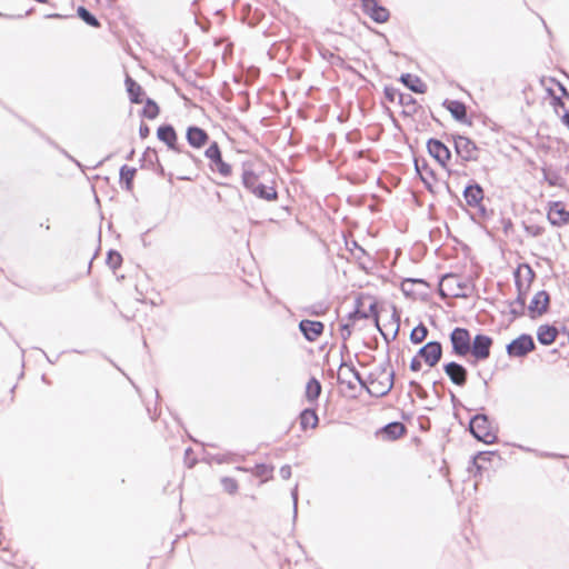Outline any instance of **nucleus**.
<instances>
[{"instance_id": "obj_25", "label": "nucleus", "mask_w": 569, "mask_h": 569, "mask_svg": "<svg viewBox=\"0 0 569 569\" xmlns=\"http://www.w3.org/2000/svg\"><path fill=\"white\" fill-rule=\"evenodd\" d=\"M321 393V385L316 378H311L306 386V398L309 402H313Z\"/></svg>"}, {"instance_id": "obj_8", "label": "nucleus", "mask_w": 569, "mask_h": 569, "mask_svg": "<svg viewBox=\"0 0 569 569\" xmlns=\"http://www.w3.org/2000/svg\"><path fill=\"white\" fill-rule=\"evenodd\" d=\"M455 148L458 156L465 161H475L478 159V148L473 141L463 136L455 139Z\"/></svg>"}, {"instance_id": "obj_38", "label": "nucleus", "mask_w": 569, "mask_h": 569, "mask_svg": "<svg viewBox=\"0 0 569 569\" xmlns=\"http://www.w3.org/2000/svg\"><path fill=\"white\" fill-rule=\"evenodd\" d=\"M122 258L120 253L110 251L107 258V263L112 268L116 269L121 264Z\"/></svg>"}, {"instance_id": "obj_49", "label": "nucleus", "mask_w": 569, "mask_h": 569, "mask_svg": "<svg viewBox=\"0 0 569 569\" xmlns=\"http://www.w3.org/2000/svg\"><path fill=\"white\" fill-rule=\"evenodd\" d=\"M238 470L246 471V468L238 467Z\"/></svg>"}, {"instance_id": "obj_39", "label": "nucleus", "mask_w": 569, "mask_h": 569, "mask_svg": "<svg viewBox=\"0 0 569 569\" xmlns=\"http://www.w3.org/2000/svg\"><path fill=\"white\" fill-rule=\"evenodd\" d=\"M280 476L282 479L287 480L291 477V468L290 466L286 465L280 468Z\"/></svg>"}, {"instance_id": "obj_44", "label": "nucleus", "mask_w": 569, "mask_h": 569, "mask_svg": "<svg viewBox=\"0 0 569 569\" xmlns=\"http://www.w3.org/2000/svg\"><path fill=\"white\" fill-rule=\"evenodd\" d=\"M148 133H149V129H148V127H147L146 124H141V126H140V136H141L142 138H144V137H147V136H148Z\"/></svg>"}, {"instance_id": "obj_4", "label": "nucleus", "mask_w": 569, "mask_h": 569, "mask_svg": "<svg viewBox=\"0 0 569 569\" xmlns=\"http://www.w3.org/2000/svg\"><path fill=\"white\" fill-rule=\"evenodd\" d=\"M440 295L443 297H466V286L462 284L459 277L447 274L442 277L439 284Z\"/></svg>"}, {"instance_id": "obj_18", "label": "nucleus", "mask_w": 569, "mask_h": 569, "mask_svg": "<svg viewBox=\"0 0 569 569\" xmlns=\"http://www.w3.org/2000/svg\"><path fill=\"white\" fill-rule=\"evenodd\" d=\"M157 134L170 149H176L177 134L171 126L160 127Z\"/></svg>"}, {"instance_id": "obj_30", "label": "nucleus", "mask_w": 569, "mask_h": 569, "mask_svg": "<svg viewBox=\"0 0 569 569\" xmlns=\"http://www.w3.org/2000/svg\"><path fill=\"white\" fill-rule=\"evenodd\" d=\"M272 471H273L272 467H269L267 465H258L254 468L253 473L257 477L262 478V482H264L272 477Z\"/></svg>"}, {"instance_id": "obj_31", "label": "nucleus", "mask_w": 569, "mask_h": 569, "mask_svg": "<svg viewBox=\"0 0 569 569\" xmlns=\"http://www.w3.org/2000/svg\"><path fill=\"white\" fill-rule=\"evenodd\" d=\"M158 114H159L158 104L154 101L148 99L147 103L143 108V116L148 119H154Z\"/></svg>"}, {"instance_id": "obj_27", "label": "nucleus", "mask_w": 569, "mask_h": 569, "mask_svg": "<svg viewBox=\"0 0 569 569\" xmlns=\"http://www.w3.org/2000/svg\"><path fill=\"white\" fill-rule=\"evenodd\" d=\"M257 192H253L259 198L266 199V200H273L277 198V192L272 187H266L263 184L257 186Z\"/></svg>"}, {"instance_id": "obj_37", "label": "nucleus", "mask_w": 569, "mask_h": 569, "mask_svg": "<svg viewBox=\"0 0 569 569\" xmlns=\"http://www.w3.org/2000/svg\"><path fill=\"white\" fill-rule=\"evenodd\" d=\"M206 157L210 159L211 163L221 158L220 149L217 142H213L209 146V148L206 150Z\"/></svg>"}, {"instance_id": "obj_9", "label": "nucleus", "mask_w": 569, "mask_h": 569, "mask_svg": "<svg viewBox=\"0 0 569 569\" xmlns=\"http://www.w3.org/2000/svg\"><path fill=\"white\" fill-rule=\"evenodd\" d=\"M548 220L553 226H565L569 223V211L565 209V206L561 202H552L549 206Z\"/></svg>"}, {"instance_id": "obj_29", "label": "nucleus", "mask_w": 569, "mask_h": 569, "mask_svg": "<svg viewBox=\"0 0 569 569\" xmlns=\"http://www.w3.org/2000/svg\"><path fill=\"white\" fill-rule=\"evenodd\" d=\"M134 174H136V169L130 168L128 166H123L120 170V178L122 181L126 182L128 190L131 188V182L134 178Z\"/></svg>"}, {"instance_id": "obj_1", "label": "nucleus", "mask_w": 569, "mask_h": 569, "mask_svg": "<svg viewBox=\"0 0 569 569\" xmlns=\"http://www.w3.org/2000/svg\"><path fill=\"white\" fill-rule=\"evenodd\" d=\"M393 386V372L386 368L375 369L368 377L367 391L375 397L387 395Z\"/></svg>"}, {"instance_id": "obj_47", "label": "nucleus", "mask_w": 569, "mask_h": 569, "mask_svg": "<svg viewBox=\"0 0 569 569\" xmlns=\"http://www.w3.org/2000/svg\"><path fill=\"white\" fill-rule=\"evenodd\" d=\"M238 470L246 471V468L238 467Z\"/></svg>"}, {"instance_id": "obj_20", "label": "nucleus", "mask_w": 569, "mask_h": 569, "mask_svg": "<svg viewBox=\"0 0 569 569\" xmlns=\"http://www.w3.org/2000/svg\"><path fill=\"white\" fill-rule=\"evenodd\" d=\"M406 431L401 422H391L381 429V435L387 439L395 440L400 438Z\"/></svg>"}, {"instance_id": "obj_16", "label": "nucleus", "mask_w": 569, "mask_h": 569, "mask_svg": "<svg viewBox=\"0 0 569 569\" xmlns=\"http://www.w3.org/2000/svg\"><path fill=\"white\" fill-rule=\"evenodd\" d=\"M208 139L207 132L198 127H190L187 131V140L192 147L201 148Z\"/></svg>"}, {"instance_id": "obj_33", "label": "nucleus", "mask_w": 569, "mask_h": 569, "mask_svg": "<svg viewBox=\"0 0 569 569\" xmlns=\"http://www.w3.org/2000/svg\"><path fill=\"white\" fill-rule=\"evenodd\" d=\"M242 180L246 188L250 189L252 192H257L256 188L259 183L257 177L252 172L246 171L243 173Z\"/></svg>"}, {"instance_id": "obj_26", "label": "nucleus", "mask_w": 569, "mask_h": 569, "mask_svg": "<svg viewBox=\"0 0 569 569\" xmlns=\"http://www.w3.org/2000/svg\"><path fill=\"white\" fill-rule=\"evenodd\" d=\"M300 423L303 429L311 427L315 428L318 425V416L315 410L306 409L300 415Z\"/></svg>"}, {"instance_id": "obj_12", "label": "nucleus", "mask_w": 569, "mask_h": 569, "mask_svg": "<svg viewBox=\"0 0 569 569\" xmlns=\"http://www.w3.org/2000/svg\"><path fill=\"white\" fill-rule=\"evenodd\" d=\"M362 9L376 22L382 23L389 18V11L385 7L379 6L376 0H366Z\"/></svg>"}, {"instance_id": "obj_50", "label": "nucleus", "mask_w": 569, "mask_h": 569, "mask_svg": "<svg viewBox=\"0 0 569 569\" xmlns=\"http://www.w3.org/2000/svg\"><path fill=\"white\" fill-rule=\"evenodd\" d=\"M361 1H362V8H363V7H365V4H366V0H361Z\"/></svg>"}, {"instance_id": "obj_32", "label": "nucleus", "mask_w": 569, "mask_h": 569, "mask_svg": "<svg viewBox=\"0 0 569 569\" xmlns=\"http://www.w3.org/2000/svg\"><path fill=\"white\" fill-rule=\"evenodd\" d=\"M211 168L217 170L221 176L228 177L231 173V167L226 163L222 158L211 163Z\"/></svg>"}, {"instance_id": "obj_34", "label": "nucleus", "mask_w": 569, "mask_h": 569, "mask_svg": "<svg viewBox=\"0 0 569 569\" xmlns=\"http://www.w3.org/2000/svg\"><path fill=\"white\" fill-rule=\"evenodd\" d=\"M78 14L89 26H92V27L99 26L98 20L86 8L79 7Z\"/></svg>"}, {"instance_id": "obj_13", "label": "nucleus", "mask_w": 569, "mask_h": 569, "mask_svg": "<svg viewBox=\"0 0 569 569\" xmlns=\"http://www.w3.org/2000/svg\"><path fill=\"white\" fill-rule=\"evenodd\" d=\"M428 151L441 166H445L450 159L449 149L439 140H429Z\"/></svg>"}, {"instance_id": "obj_36", "label": "nucleus", "mask_w": 569, "mask_h": 569, "mask_svg": "<svg viewBox=\"0 0 569 569\" xmlns=\"http://www.w3.org/2000/svg\"><path fill=\"white\" fill-rule=\"evenodd\" d=\"M222 488L226 492L230 495H234L238 491V482L230 477H224L221 479Z\"/></svg>"}, {"instance_id": "obj_23", "label": "nucleus", "mask_w": 569, "mask_h": 569, "mask_svg": "<svg viewBox=\"0 0 569 569\" xmlns=\"http://www.w3.org/2000/svg\"><path fill=\"white\" fill-rule=\"evenodd\" d=\"M445 106L455 119L460 121L465 120L467 111L463 103L456 100H447L445 101Z\"/></svg>"}, {"instance_id": "obj_3", "label": "nucleus", "mask_w": 569, "mask_h": 569, "mask_svg": "<svg viewBox=\"0 0 569 569\" xmlns=\"http://www.w3.org/2000/svg\"><path fill=\"white\" fill-rule=\"evenodd\" d=\"M470 431L478 440L485 443H493L497 439V436L485 415H477L472 418L470 421Z\"/></svg>"}, {"instance_id": "obj_40", "label": "nucleus", "mask_w": 569, "mask_h": 569, "mask_svg": "<svg viewBox=\"0 0 569 569\" xmlns=\"http://www.w3.org/2000/svg\"><path fill=\"white\" fill-rule=\"evenodd\" d=\"M355 381H358L361 387L367 389V387H368V379L363 380L361 378L360 373L357 370H356V377H353V382Z\"/></svg>"}, {"instance_id": "obj_28", "label": "nucleus", "mask_w": 569, "mask_h": 569, "mask_svg": "<svg viewBox=\"0 0 569 569\" xmlns=\"http://www.w3.org/2000/svg\"><path fill=\"white\" fill-rule=\"evenodd\" d=\"M428 335V330L423 325H419L411 331L410 339L413 343L422 342Z\"/></svg>"}, {"instance_id": "obj_11", "label": "nucleus", "mask_w": 569, "mask_h": 569, "mask_svg": "<svg viewBox=\"0 0 569 569\" xmlns=\"http://www.w3.org/2000/svg\"><path fill=\"white\" fill-rule=\"evenodd\" d=\"M299 329L308 341H316L322 335L325 326L320 321L301 320Z\"/></svg>"}, {"instance_id": "obj_24", "label": "nucleus", "mask_w": 569, "mask_h": 569, "mask_svg": "<svg viewBox=\"0 0 569 569\" xmlns=\"http://www.w3.org/2000/svg\"><path fill=\"white\" fill-rule=\"evenodd\" d=\"M557 330L553 327L541 326L538 330V340L542 345H551L557 338Z\"/></svg>"}, {"instance_id": "obj_7", "label": "nucleus", "mask_w": 569, "mask_h": 569, "mask_svg": "<svg viewBox=\"0 0 569 569\" xmlns=\"http://www.w3.org/2000/svg\"><path fill=\"white\" fill-rule=\"evenodd\" d=\"M535 349V342L528 335H521L507 346V352L510 357L521 358Z\"/></svg>"}, {"instance_id": "obj_17", "label": "nucleus", "mask_w": 569, "mask_h": 569, "mask_svg": "<svg viewBox=\"0 0 569 569\" xmlns=\"http://www.w3.org/2000/svg\"><path fill=\"white\" fill-rule=\"evenodd\" d=\"M353 377H356V369L348 363H341L338 370V381L347 385L349 389H355Z\"/></svg>"}, {"instance_id": "obj_15", "label": "nucleus", "mask_w": 569, "mask_h": 569, "mask_svg": "<svg viewBox=\"0 0 569 569\" xmlns=\"http://www.w3.org/2000/svg\"><path fill=\"white\" fill-rule=\"evenodd\" d=\"M548 305L549 295L546 291H539L533 296L529 306V310L532 313V316H540L547 311Z\"/></svg>"}, {"instance_id": "obj_41", "label": "nucleus", "mask_w": 569, "mask_h": 569, "mask_svg": "<svg viewBox=\"0 0 569 569\" xmlns=\"http://www.w3.org/2000/svg\"><path fill=\"white\" fill-rule=\"evenodd\" d=\"M421 368V361L416 357L411 360L410 369L412 371H418Z\"/></svg>"}, {"instance_id": "obj_5", "label": "nucleus", "mask_w": 569, "mask_h": 569, "mask_svg": "<svg viewBox=\"0 0 569 569\" xmlns=\"http://www.w3.org/2000/svg\"><path fill=\"white\" fill-rule=\"evenodd\" d=\"M452 351L459 357H465L470 351L471 337L467 329L456 328L450 335Z\"/></svg>"}, {"instance_id": "obj_14", "label": "nucleus", "mask_w": 569, "mask_h": 569, "mask_svg": "<svg viewBox=\"0 0 569 569\" xmlns=\"http://www.w3.org/2000/svg\"><path fill=\"white\" fill-rule=\"evenodd\" d=\"M445 372L450 378V380L458 385L463 386L467 380V370L457 362H449L445 366Z\"/></svg>"}, {"instance_id": "obj_35", "label": "nucleus", "mask_w": 569, "mask_h": 569, "mask_svg": "<svg viewBox=\"0 0 569 569\" xmlns=\"http://www.w3.org/2000/svg\"><path fill=\"white\" fill-rule=\"evenodd\" d=\"M417 284H423V281L421 280H415V279H407L401 283V290L406 296H412L415 295L413 287Z\"/></svg>"}, {"instance_id": "obj_43", "label": "nucleus", "mask_w": 569, "mask_h": 569, "mask_svg": "<svg viewBox=\"0 0 569 569\" xmlns=\"http://www.w3.org/2000/svg\"><path fill=\"white\" fill-rule=\"evenodd\" d=\"M519 311V305L517 303V300L515 302L511 303V312L513 315H521L523 312V310L521 312H518Z\"/></svg>"}, {"instance_id": "obj_21", "label": "nucleus", "mask_w": 569, "mask_h": 569, "mask_svg": "<svg viewBox=\"0 0 569 569\" xmlns=\"http://www.w3.org/2000/svg\"><path fill=\"white\" fill-rule=\"evenodd\" d=\"M483 198V191L479 186H469L465 190V199L469 206H478Z\"/></svg>"}, {"instance_id": "obj_46", "label": "nucleus", "mask_w": 569, "mask_h": 569, "mask_svg": "<svg viewBox=\"0 0 569 569\" xmlns=\"http://www.w3.org/2000/svg\"><path fill=\"white\" fill-rule=\"evenodd\" d=\"M563 121H565V123H566V124L568 126V128H569V114H568V113H566V114L563 116Z\"/></svg>"}, {"instance_id": "obj_22", "label": "nucleus", "mask_w": 569, "mask_h": 569, "mask_svg": "<svg viewBox=\"0 0 569 569\" xmlns=\"http://www.w3.org/2000/svg\"><path fill=\"white\" fill-rule=\"evenodd\" d=\"M401 81L413 92L422 93L426 91V84L416 76L402 74Z\"/></svg>"}, {"instance_id": "obj_2", "label": "nucleus", "mask_w": 569, "mask_h": 569, "mask_svg": "<svg viewBox=\"0 0 569 569\" xmlns=\"http://www.w3.org/2000/svg\"><path fill=\"white\" fill-rule=\"evenodd\" d=\"M515 278L519 291L517 298V303L519 305L518 312H521L525 309L526 303L525 290H527L530 287L535 278V272L528 264H520L515 272Z\"/></svg>"}, {"instance_id": "obj_19", "label": "nucleus", "mask_w": 569, "mask_h": 569, "mask_svg": "<svg viewBox=\"0 0 569 569\" xmlns=\"http://www.w3.org/2000/svg\"><path fill=\"white\" fill-rule=\"evenodd\" d=\"M127 91L129 93L130 100L133 103L142 102V97L144 94L140 84H138L134 80H132L129 76L126 79Z\"/></svg>"}, {"instance_id": "obj_48", "label": "nucleus", "mask_w": 569, "mask_h": 569, "mask_svg": "<svg viewBox=\"0 0 569 569\" xmlns=\"http://www.w3.org/2000/svg\"><path fill=\"white\" fill-rule=\"evenodd\" d=\"M238 470L246 471V468L238 467Z\"/></svg>"}, {"instance_id": "obj_42", "label": "nucleus", "mask_w": 569, "mask_h": 569, "mask_svg": "<svg viewBox=\"0 0 569 569\" xmlns=\"http://www.w3.org/2000/svg\"><path fill=\"white\" fill-rule=\"evenodd\" d=\"M291 496H292V500H293V508H295V513L297 512V505H298V487L296 486L291 492Z\"/></svg>"}, {"instance_id": "obj_45", "label": "nucleus", "mask_w": 569, "mask_h": 569, "mask_svg": "<svg viewBox=\"0 0 569 569\" xmlns=\"http://www.w3.org/2000/svg\"><path fill=\"white\" fill-rule=\"evenodd\" d=\"M480 460H486V455L485 453H479L476 458H475V465L477 466V468H480V465H479V461Z\"/></svg>"}, {"instance_id": "obj_10", "label": "nucleus", "mask_w": 569, "mask_h": 569, "mask_svg": "<svg viewBox=\"0 0 569 569\" xmlns=\"http://www.w3.org/2000/svg\"><path fill=\"white\" fill-rule=\"evenodd\" d=\"M441 345L436 341L428 342L419 350V356L423 358L425 362L430 367H433L438 363V361L441 358Z\"/></svg>"}, {"instance_id": "obj_6", "label": "nucleus", "mask_w": 569, "mask_h": 569, "mask_svg": "<svg viewBox=\"0 0 569 569\" xmlns=\"http://www.w3.org/2000/svg\"><path fill=\"white\" fill-rule=\"evenodd\" d=\"M492 339L485 335H477L471 340L470 351L476 361H483L490 356Z\"/></svg>"}]
</instances>
